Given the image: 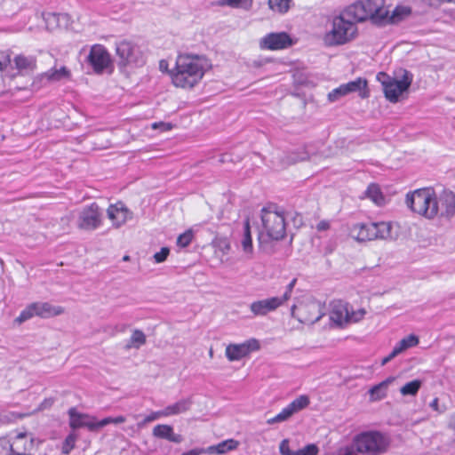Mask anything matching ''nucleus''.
Instances as JSON below:
<instances>
[{
  "label": "nucleus",
  "instance_id": "obj_1",
  "mask_svg": "<svg viewBox=\"0 0 455 455\" xmlns=\"http://www.w3.org/2000/svg\"><path fill=\"white\" fill-rule=\"evenodd\" d=\"M211 67L210 60L204 56L179 55L171 71L172 82L176 87L192 89L201 82Z\"/></svg>",
  "mask_w": 455,
  "mask_h": 455
},
{
  "label": "nucleus",
  "instance_id": "obj_2",
  "mask_svg": "<svg viewBox=\"0 0 455 455\" xmlns=\"http://www.w3.org/2000/svg\"><path fill=\"white\" fill-rule=\"evenodd\" d=\"M328 28L322 36V42L326 47H339L348 44L359 36L357 20L347 6L338 14L328 20Z\"/></svg>",
  "mask_w": 455,
  "mask_h": 455
},
{
  "label": "nucleus",
  "instance_id": "obj_3",
  "mask_svg": "<svg viewBox=\"0 0 455 455\" xmlns=\"http://www.w3.org/2000/svg\"><path fill=\"white\" fill-rule=\"evenodd\" d=\"M286 223L283 211L275 205L261 210V228L259 232V243L271 240H281L285 236Z\"/></svg>",
  "mask_w": 455,
  "mask_h": 455
},
{
  "label": "nucleus",
  "instance_id": "obj_4",
  "mask_svg": "<svg viewBox=\"0 0 455 455\" xmlns=\"http://www.w3.org/2000/svg\"><path fill=\"white\" fill-rule=\"evenodd\" d=\"M348 8L359 23L371 21L377 26H387V5L385 0H360Z\"/></svg>",
  "mask_w": 455,
  "mask_h": 455
},
{
  "label": "nucleus",
  "instance_id": "obj_5",
  "mask_svg": "<svg viewBox=\"0 0 455 455\" xmlns=\"http://www.w3.org/2000/svg\"><path fill=\"white\" fill-rule=\"evenodd\" d=\"M367 310L364 307H355L341 300L331 304L329 318L331 324L338 328H346L364 319Z\"/></svg>",
  "mask_w": 455,
  "mask_h": 455
},
{
  "label": "nucleus",
  "instance_id": "obj_6",
  "mask_svg": "<svg viewBox=\"0 0 455 455\" xmlns=\"http://www.w3.org/2000/svg\"><path fill=\"white\" fill-rule=\"evenodd\" d=\"M352 444L357 453L365 455H381L387 451L390 439L379 431H365L353 438Z\"/></svg>",
  "mask_w": 455,
  "mask_h": 455
},
{
  "label": "nucleus",
  "instance_id": "obj_7",
  "mask_svg": "<svg viewBox=\"0 0 455 455\" xmlns=\"http://www.w3.org/2000/svg\"><path fill=\"white\" fill-rule=\"evenodd\" d=\"M391 222L356 223L350 228V236L357 242H367L377 239L394 240L396 238L392 232Z\"/></svg>",
  "mask_w": 455,
  "mask_h": 455
},
{
  "label": "nucleus",
  "instance_id": "obj_8",
  "mask_svg": "<svg viewBox=\"0 0 455 455\" xmlns=\"http://www.w3.org/2000/svg\"><path fill=\"white\" fill-rule=\"evenodd\" d=\"M435 194L431 188H420L407 194L405 203L415 213L427 219L436 216Z\"/></svg>",
  "mask_w": 455,
  "mask_h": 455
},
{
  "label": "nucleus",
  "instance_id": "obj_9",
  "mask_svg": "<svg viewBox=\"0 0 455 455\" xmlns=\"http://www.w3.org/2000/svg\"><path fill=\"white\" fill-rule=\"evenodd\" d=\"M377 79L383 86L387 100L395 103L399 100V97L409 89L412 82V76L408 71H403L402 78L397 80L381 72L378 74Z\"/></svg>",
  "mask_w": 455,
  "mask_h": 455
},
{
  "label": "nucleus",
  "instance_id": "obj_10",
  "mask_svg": "<svg viewBox=\"0 0 455 455\" xmlns=\"http://www.w3.org/2000/svg\"><path fill=\"white\" fill-rule=\"evenodd\" d=\"M64 308L60 306H53L49 302L36 301L28 304L20 314L15 318L14 322L18 324L33 318H50L62 315Z\"/></svg>",
  "mask_w": 455,
  "mask_h": 455
},
{
  "label": "nucleus",
  "instance_id": "obj_11",
  "mask_svg": "<svg viewBox=\"0 0 455 455\" xmlns=\"http://www.w3.org/2000/svg\"><path fill=\"white\" fill-rule=\"evenodd\" d=\"M291 315L301 323L313 324L323 317V312L320 302L307 299L293 305L291 308Z\"/></svg>",
  "mask_w": 455,
  "mask_h": 455
},
{
  "label": "nucleus",
  "instance_id": "obj_12",
  "mask_svg": "<svg viewBox=\"0 0 455 455\" xmlns=\"http://www.w3.org/2000/svg\"><path fill=\"white\" fill-rule=\"evenodd\" d=\"M367 84L368 83L365 78L357 77L355 80L340 84L331 91L327 95V99L332 103L353 92H358L362 99H366L369 97Z\"/></svg>",
  "mask_w": 455,
  "mask_h": 455
},
{
  "label": "nucleus",
  "instance_id": "obj_13",
  "mask_svg": "<svg viewBox=\"0 0 455 455\" xmlns=\"http://www.w3.org/2000/svg\"><path fill=\"white\" fill-rule=\"evenodd\" d=\"M260 344L257 339L251 338L243 343H231L226 347L225 355L229 362L239 361L251 352L259 350Z\"/></svg>",
  "mask_w": 455,
  "mask_h": 455
},
{
  "label": "nucleus",
  "instance_id": "obj_14",
  "mask_svg": "<svg viewBox=\"0 0 455 455\" xmlns=\"http://www.w3.org/2000/svg\"><path fill=\"white\" fill-rule=\"evenodd\" d=\"M287 301L285 297H269L252 301L250 306V311L255 317H263L267 315L282 307Z\"/></svg>",
  "mask_w": 455,
  "mask_h": 455
},
{
  "label": "nucleus",
  "instance_id": "obj_15",
  "mask_svg": "<svg viewBox=\"0 0 455 455\" xmlns=\"http://www.w3.org/2000/svg\"><path fill=\"white\" fill-rule=\"evenodd\" d=\"M310 403L308 395H301L284 407L277 415L267 420L268 425L281 423L288 420L293 414L307 408Z\"/></svg>",
  "mask_w": 455,
  "mask_h": 455
},
{
  "label": "nucleus",
  "instance_id": "obj_16",
  "mask_svg": "<svg viewBox=\"0 0 455 455\" xmlns=\"http://www.w3.org/2000/svg\"><path fill=\"white\" fill-rule=\"evenodd\" d=\"M292 44L291 36L285 32L269 33L259 39V46L261 50L279 51Z\"/></svg>",
  "mask_w": 455,
  "mask_h": 455
},
{
  "label": "nucleus",
  "instance_id": "obj_17",
  "mask_svg": "<svg viewBox=\"0 0 455 455\" xmlns=\"http://www.w3.org/2000/svg\"><path fill=\"white\" fill-rule=\"evenodd\" d=\"M69 417V427L75 430L86 427L89 431L95 432L100 429L99 421L92 415L79 412L75 407L68 411Z\"/></svg>",
  "mask_w": 455,
  "mask_h": 455
},
{
  "label": "nucleus",
  "instance_id": "obj_18",
  "mask_svg": "<svg viewBox=\"0 0 455 455\" xmlns=\"http://www.w3.org/2000/svg\"><path fill=\"white\" fill-rule=\"evenodd\" d=\"M435 206L436 216L451 218L455 215V194L449 190H443L438 196H435Z\"/></svg>",
  "mask_w": 455,
  "mask_h": 455
},
{
  "label": "nucleus",
  "instance_id": "obj_19",
  "mask_svg": "<svg viewBox=\"0 0 455 455\" xmlns=\"http://www.w3.org/2000/svg\"><path fill=\"white\" fill-rule=\"evenodd\" d=\"M100 213L96 204L84 208L79 215L78 227L85 230H93L100 225Z\"/></svg>",
  "mask_w": 455,
  "mask_h": 455
},
{
  "label": "nucleus",
  "instance_id": "obj_20",
  "mask_svg": "<svg viewBox=\"0 0 455 455\" xmlns=\"http://www.w3.org/2000/svg\"><path fill=\"white\" fill-rule=\"evenodd\" d=\"M88 61L93 68L95 72H101L107 68L110 63L111 59L106 48L100 44H94L88 55Z\"/></svg>",
  "mask_w": 455,
  "mask_h": 455
},
{
  "label": "nucleus",
  "instance_id": "obj_21",
  "mask_svg": "<svg viewBox=\"0 0 455 455\" xmlns=\"http://www.w3.org/2000/svg\"><path fill=\"white\" fill-rule=\"evenodd\" d=\"M108 219L112 221V224L116 228H119L124 225L128 220L132 218V212L123 204L116 203L111 204L107 211Z\"/></svg>",
  "mask_w": 455,
  "mask_h": 455
},
{
  "label": "nucleus",
  "instance_id": "obj_22",
  "mask_svg": "<svg viewBox=\"0 0 455 455\" xmlns=\"http://www.w3.org/2000/svg\"><path fill=\"white\" fill-rule=\"evenodd\" d=\"M240 445L239 441L230 438L224 440L217 444L206 448L207 454L222 455L236 450Z\"/></svg>",
  "mask_w": 455,
  "mask_h": 455
},
{
  "label": "nucleus",
  "instance_id": "obj_23",
  "mask_svg": "<svg viewBox=\"0 0 455 455\" xmlns=\"http://www.w3.org/2000/svg\"><path fill=\"white\" fill-rule=\"evenodd\" d=\"M152 434L156 438L166 439L176 443L182 441L181 435L174 434L173 427L167 424L156 425L153 428Z\"/></svg>",
  "mask_w": 455,
  "mask_h": 455
},
{
  "label": "nucleus",
  "instance_id": "obj_24",
  "mask_svg": "<svg viewBox=\"0 0 455 455\" xmlns=\"http://www.w3.org/2000/svg\"><path fill=\"white\" fill-rule=\"evenodd\" d=\"M192 405L189 398H184L163 409L165 418L187 412Z\"/></svg>",
  "mask_w": 455,
  "mask_h": 455
},
{
  "label": "nucleus",
  "instance_id": "obj_25",
  "mask_svg": "<svg viewBox=\"0 0 455 455\" xmlns=\"http://www.w3.org/2000/svg\"><path fill=\"white\" fill-rule=\"evenodd\" d=\"M15 68L22 75H28L33 72L36 68V61L34 57L18 55L13 60Z\"/></svg>",
  "mask_w": 455,
  "mask_h": 455
},
{
  "label": "nucleus",
  "instance_id": "obj_26",
  "mask_svg": "<svg viewBox=\"0 0 455 455\" xmlns=\"http://www.w3.org/2000/svg\"><path fill=\"white\" fill-rule=\"evenodd\" d=\"M411 10L408 6L397 5L394 10L387 8V25L397 24L410 16Z\"/></svg>",
  "mask_w": 455,
  "mask_h": 455
},
{
  "label": "nucleus",
  "instance_id": "obj_27",
  "mask_svg": "<svg viewBox=\"0 0 455 455\" xmlns=\"http://www.w3.org/2000/svg\"><path fill=\"white\" fill-rule=\"evenodd\" d=\"M395 379V377H388L379 384L373 386L369 391L371 400L379 401L386 397L387 387Z\"/></svg>",
  "mask_w": 455,
  "mask_h": 455
},
{
  "label": "nucleus",
  "instance_id": "obj_28",
  "mask_svg": "<svg viewBox=\"0 0 455 455\" xmlns=\"http://www.w3.org/2000/svg\"><path fill=\"white\" fill-rule=\"evenodd\" d=\"M70 77V71L66 67L52 68L41 75L43 80L48 82H58Z\"/></svg>",
  "mask_w": 455,
  "mask_h": 455
},
{
  "label": "nucleus",
  "instance_id": "obj_29",
  "mask_svg": "<svg viewBox=\"0 0 455 455\" xmlns=\"http://www.w3.org/2000/svg\"><path fill=\"white\" fill-rule=\"evenodd\" d=\"M147 342V336L140 330H133L125 344V349H140Z\"/></svg>",
  "mask_w": 455,
  "mask_h": 455
},
{
  "label": "nucleus",
  "instance_id": "obj_30",
  "mask_svg": "<svg viewBox=\"0 0 455 455\" xmlns=\"http://www.w3.org/2000/svg\"><path fill=\"white\" fill-rule=\"evenodd\" d=\"M243 251L247 254H251L253 251L251 233L249 225V221L246 220L243 223L242 230V237L240 240Z\"/></svg>",
  "mask_w": 455,
  "mask_h": 455
},
{
  "label": "nucleus",
  "instance_id": "obj_31",
  "mask_svg": "<svg viewBox=\"0 0 455 455\" xmlns=\"http://www.w3.org/2000/svg\"><path fill=\"white\" fill-rule=\"evenodd\" d=\"M419 339L415 334H410L403 339H402L395 347L394 348L397 351V353L400 355L409 348L415 347L419 345Z\"/></svg>",
  "mask_w": 455,
  "mask_h": 455
},
{
  "label": "nucleus",
  "instance_id": "obj_32",
  "mask_svg": "<svg viewBox=\"0 0 455 455\" xmlns=\"http://www.w3.org/2000/svg\"><path fill=\"white\" fill-rule=\"evenodd\" d=\"M212 246L214 248L215 254L223 261V257L226 256L230 249L231 245L229 241L226 237H216L212 241Z\"/></svg>",
  "mask_w": 455,
  "mask_h": 455
},
{
  "label": "nucleus",
  "instance_id": "obj_33",
  "mask_svg": "<svg viewBox=\"0 0 455 455\" xmlns=\"http://www.w3.org/2000/svg\"><path fill=\"white\" fill-rule=\"evenodd\" d=\"M366 196L379 206L384 205L387 202L386 197L376 184H371L366 190Z\"/></svg>",
  "mask_w": 455,
  "mask_h": 455
},
{
  "label": "nucleus",
  "instance_id": "obj_34",
  "mask_svg": "<svg viewBox=\"0 0 455 455\" xmlns=\"http://www.w3.org/2000/svg\"><path fill=\"white\" fill-rule=\"evenodd\" d=\"M253 4V0H219L216 3L218 6H229L231 8L243 9L245 11L251 10Z\"/></svg>",
  "mask_w": 455,
  "mask_h": 455
},
{
  "label": "nucleus",
  "instance_id": "obj_35",
  "mask_svg": "<svg viewBox=\"0 0 455 455\" xmlns=\"http://www.w3.org/2000/svg\"><path fill=\"white\" fill-rule=\"evenodd\" d=\"M421 386H422V381L420 379H414V380H411V381L404 384L400 388V393L403 396H407V395L415 396L418 394L419 390L420 389Z\"/></svg>",
  "mask_w": 455,
  "mask_h": 455
},
{
  "label": "nucleus",
  "instance_id": "obj_36",
  "mask_svg": "<svg viewBox=\"0 0 455 455\" xmlns=\"http://www.w3.org/2000/svg\"><path fill=\"white\" fill-rule=\"evenodd\" d=\"M46 27L52 30L60 26V21H67L68 15L60 13H47L44 16Z\"/></svg>",
  "mask_w": 455,
  "mask_h": 455
},
{
  "label": "nucleus",
  "instance_id": "obj_37",
  "mask_svg": "<svg viewBox=\"0 0 455 455\" xmlns=\"http://www.w3.org/2000/svg\"><path fill=\"white\" fill-rule=\"evenodd\" d=\"M291 0H268L269 8L278 13H285L290 9Z\"/></svg>",
  "mask_w": 455,
  "mask_h": 455
},
{
  "label": "nucleus",
  "instance_id": "obj_38",
  "mask_svg": "<svg viewBox=\"0 0 455 455\" xmlns=\"http://www.w3.org/2000/svg\"><path fill=\"white\" fill-rule=\"evenodd\" d=\"M132 45L128 42H122L116 46V53L123 61H129L132 55Z\"/></svg>",
  "mask_w": 455,
  "mask_h": 455
},
{
  "label": "nucleus",
  "instance_id": "obj_39",
  "mask_svg": "<svg viewBox=\"0 0 455 455\" xmlns=\"http://www.w3.org/2000/svg\"><path fill=\"white\" fill-rule=\"evenodd\" d=\"M76 440L77 435L74 432L70 433L64 441L62 446V452L65 454H68L75 448Z\"/></svg>",
  "mask_w": 455,
  "mask_h": 455
},
{
  "label": "nucleus",
  "instance_id": "obj_40",
  "mask_svg": "<svg viewBox=\"0 0 455 455\" xmlns=\"http://www.w3.org/2000/svg\"><path fill=\"white\" fill-rule=\"evenodd\" d=\"M126 421V418L123 415H119L116 417H106L99 421L100 429L106 427L108 424H122Z\"/></svg>",
  "mask_w": 455,
  "mask_h": 455
},
{
  "label": "nucleus",
  "instance_id": "obj_41",
  "mask_svg": "<svg viewBox=\"0 0 455 455\" xmlns=\"http://www.w3.org/2000/svg\"><path fill=\"white\" fill-rule=\"evenodd\" d=\"M193 239V233L191 230H188L183 234L180 235L177 239V244L180 247H187Z\"/></svg>",
  "mask_w": 455,
  "mask_h": 455
},
{
  "label": "nucleus",
  "instance_id": "obj_42",
  "mask_svg": "<svg viewBox=\"0 0 455 455\" xmlns=\"http://www.w3.org/2000/svg\"><path fill=\"white\" fill-rule=\"evenodd\" d=\"M318 451V447L315 444L311 443L296 451V455H317Z\"/></svg>",
  "mask_w": 455,
  "mask_h": 455
},
{
  "label": "nucleus",
  "instance_id": "obj_43",
  "mask_svg": "<svg viewBox=\"0 0 455 455\" xmlns=\"http://www.w3.org/2000/svg\"><path fill=\"white\" fill-rule=\"evenodd\" d=\"M279 451L282 455H296V451L290 449L289 440L283 439L279 445Z\"/></svg>",
  "mask_w": 455,
  "mask_h": 455
},
{
  "label": "nucleus",
  "instance_id": "obj_44",
  "mask_svg": "<svg viewBox=\"0 0 455 455\" xmlns=\"http://www.w3.org/2000/svg\"><path fill=\"white\" fill-rule=\"evenodd\" d=\"M170 253V250L167 247H163L160 251L154 254V259L156 263L164 262Z\"/></svg>",
  "mask_w": 455,
  "mask_h": 455
},
{
  "label": "nucleus",
  "instance_id": "obj_45",
  "mask_svg": "<svg viewBox=\"0 0 455 455\" xmlns=\"http://www.w3.org/2000/svg\"><path fill=\"white\" fill-rule=\"evenodd\" d=\"M269 61L268 59L266 58H257L254 60H250L247 63V67L250 68H259L266 65Z\"/></svg>",
  "mask_w": 455,
  "mask_h": 455
},
{
  "label": "nucleus",
  "instance_id": "obj_46",
  "mask_svg": "<svg viewBox=\"0 0 455 455\" xmlns=\"http://www.w3.org/2000/svg\"><path fill=\"white\" fill-rule=\"evenodd\" d=\"M332 455H358V453L352 444L350 446H345V447L339 449Z\"/></svg>",
  "mask_w": 455,
  "mask_h": 455
},
{
  "label": "nucleus",
  "instance_id": "obj_47",
  "mask_svg": "<svg viewBox=\"0 0 455 455\" xmlns=\"http://www.w3.org/2000/svg\"><path fill=\"white\" fill-rule=\"evenodd\" d=\"M161 418H165L163 410L156 411H152L151 413H149L148 415H147L145 417V421H148L150 423V422L157 420V419H159Z\"/></svg>",
  "mask_w": 455,
  "mask_h": 455
},
{
  "label": "nucleus",
  "instance_id": "obj_48",
  "mask_svg": "<svg viewBox=\"0 0 455 455\" xmlns=\"http://www.w3.org/2000/svg\"><path fill=\"white\" fill-rule=\"evenodd\" d=\"M151 127L154 130L161 129L162 131H170L172 130V125L170 123L159 122L152 124Z\"/></svg>",
  "mask_w": 455,
  "mask_h": 455
},
{
  "label": "nucleus",
  "instance_id": "obj_49",
  "mask_svg": "<svg viewBox=\"0 0 455 455\" xmlns=\"http://www.w3.org/2000/svg\"><path fill=\"white\" fill-rule=\"evenodd\" d=\"M429 406L439 414L443 413L445 410L444 407H440L439 405V399L435 397L430 403Z\"/></svg>",
  "mask_w": 455,
  "mask_h": 455
},
{
  "label": "nucleus",
  "instance_id": "obj_50",
  "mask_svg": "<svg viewBox=\"0 0 455 455\" xmlns=\"http://www.w3.org/2000/svg\"><path fill=\"white\" fill-rule=\"evenodd\" d=\"M52 403H53L52 399H45L39 404L37 409L33 413L48 409L52 405Z\"/></svg>",
  "mask_w": 455,
  "mask_h": 455
},
{
  "label": "nucleus",
  "instance_id": "obj_51",
  "mask_svg": "<svg viewBox=\"0 0 455 455\" xmlns=\"http://www.w3.org/2000/svg\"><path fill=\"white\" fill-rule=\"evenodd\" d=\"M11 60L8 56L0 54V71H3L10 64Z\"/></svg>",
  "mask_w": 455,
  "mask_h": 455
},
{
  "label": "nucleus",
  "instance_id": "obj_52",
  "mask_svg": "<svg viewBox=\"0 0 455 455\" xmlns=\"http://www.w3.org/2000/svg\"><path fill=\"white\" fill-rule=\"evenodd\" d=\"M296 283V279H293L286 287L285 292L281 297L287 296V301L290 299L292 289L294 288Z\"/></svg>",
  "mask_w": 455,
  "mask_h": 455
},
{
  "label": "nucleus",
  "instance_id": "obj_53",
  "mask_svg": "<svg viewBox=\"0 0 455 455\" xmlns=\"http://www.w3.org/2000/svg\"><path fill=\"white\" fill-rule=\"evenodd\" d=\"M397 355H399V354L397 353V351L393 348V350L391 351V353L384 357L381 361V365H385L387 364L388 362H390L391 360H393L395 357H396Z\"/></svg>",
  "mask_w": 455,
  "mask_h": 455
},
{
  "label": "nucleus",
  "instance_id": "obj_54",
  "mask_svg": "<svg viewBox=\"0 0 455 455\" xmlns=\"http://www.w3.org/2000/svg\"><path fill=\"white\" fill-rule=\"evenodd\" d=\"M204 453H206V448H196L187 452H184L181 455H201Z\"/></svg>",
  "mask_w": 455,
  "mask_h": 455
},
{
  "label": "nucleus",
  "instance_id": "obj_55",
  "mask_svg": "<svg viewBox=\"0 0 455 455\" xmlns=\"http://www.w3.org/2000/svg\"><path fill=\"white\" fill-rule=\"evenodd\" d=\"M329 228H330V223L327 220H321L316 225V229L318 231H325V230L329 229Z\"/></svg>",
  "mask_w": 455,
  "mask_h": 455
},
{
  "label": "nucleus",
  "instance_id": "obj_56",
  "mask_svg": "<svg viewBox=\"0 0 455 455\" xmlns=\"http://www.w3.org/2000/svg\"><path fill=\"white\" fill-rule=\"evenodd\" d=\"M449 427L455 431V411L451 415Z\"/></svg>",
  "mask_w": 455,
  "mask_h": 455
},
{
  "label": "nucleus",
  "instance_id": "obj_57",
  "mask_svg": "<svg viewBox=\"0 0 455 455\" xmlns=\"http://www.w3.org/2000/svg\"><path fill=\"white\" fill-rule=\"evenodd\" d=\"M32 446H33V439H30L29 443H25L23 444V451H30L32 449Z\"/></svg>",
  "mask_w": 455,
  "mask_h": 455
},
{
  "label": "nucleus",
  "instance_id": "obj_58",
  "mask_svg": "<svg viewBox=\"0 0 455 455\" xmlns=\"http://www.w3.org/2000/svg\"><path fill=\"white\" fill-rule=\"evenodd\" d=\"M148 423H149V422H148V421H145V418H144L142 421H140V422H139V423L137 424V427H138L139 428H142V427H144Z\"/></svg>",
  "mask_w": 455,
  "mask_h": 455
},
{
  "label": "nucleus",
  "instance_id": "obj_59",
  "mask_svg": "<svg viewBox=\"0 0 455 455\" xmlns=\"http://www.w3.org/2000/svg\"><path fill=\"white\" fill-rule=\"evenodd\" d=\"M123 259H124V261L129 260V256H127V255H126V256H124V257L123 258Z\"/></svg>",
  "mask_w": 455,
  "mask_h": 455
},
{
  "label": "nucleus",
  "instance_id": "obj_60",
  "mask_svg": "<svg viewBox=\"0 0 455 455\" xmlns=\"http://www.w3.org/2000/svg\"><path fill=\"white\" fill-rule=\"evenodd\" d=\"M209 354H210V356H211V357H212L213 352H212V349L210 350V353H209Z\"/></svg>",
  "mask_w": 455,
  "mask_h": 455
},
{
  "label": "nucleus",
  "instance_id": "obj_61",
  "mask_svg": "<svg viewBox=\"0 0 455 455\" xmlns=\"http://www.w3.org/2000/svg\"><path fill=\"white\" fill-rule=\"evenodd\" d=\"M0 140H3V137H2V136H0Z\"/></svg>",
  "mask_w": 455,
  "mask_h": 455
}]
</instances>
